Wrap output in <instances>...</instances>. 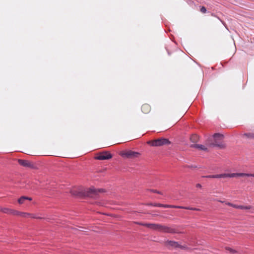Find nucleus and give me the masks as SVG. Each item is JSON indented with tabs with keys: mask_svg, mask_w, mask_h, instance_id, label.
<instances>
[{
	"mask_svg": "<svg viewBox=\"0 0 254 254\" xmlns=\"http://www.w3.org/2000/svg\"><path fill=\"white\" fill-rule=\"evenodd\" d=\"M144 226L153 230L157 231L162 233H168L171 234L176 233L177 231L171 227H169L160 224L148 223V224H143Z\"/></svg>",
	"mask_w": 254,
	"mask_h": 254,
	"instance_id": "1",
	"label": "nucleus"
},
{
	"mask_svg": "<svg viewBox=\"0 0 254 254\" xmlns=\"http://www.w3.org/2000/svg\"><path fill=\"white\" fill-rule=\"evenodd\" d=\"M213 142H210L209 140L206 141L207 145L209 146H218L221 148H224L225 145L223 144V135L220 133H215L213 136Z\"/></svg>",
	"mask_w": 254,
	"mask_h": 254,
	"instance_id": "2",
	"label": "nucleus"
},
{
	"mask_svg": "<svg viewBox=\"0 0 254 254\" xmlns=\"http://www.w3.org/2000/svg\"><path fill=\"white\" fill-rule=\"evenodd\" d=\"M104 192V190L103 189H95L93 188L87 189L86 190H84L83 193V195L86 196L92 197V198H96L100 193Z\"/></svg>",
	"mask_w": 254,
	"mask_h": 254,
	"instance_id": "3",
	"label": "nucleus"
},
{
	"mask_svg": "<svg viewBox=\"0 0 254 254\" xmlns=\"http://www.w3.org/2000/svg\"><path fill=\"white\" fill-rule=\"evenodd\" d=\"M147 143L152 146H161L170 144V141L167 138H161L148 141Z\"/></svg>",
	"mask_w": 254,
	"mask_h": 254,
	"instance_id": "4",
	"label": "nucleus"
},
{
	"mask_svg": "<svg viewBox=\"0 0 254 254\" xmlns=\"http://www.w3.org/2000/svg\"><path fill=\"white\" fill-rule=\"evenodd\" d=\"M153 206L156 207H161L164 208H180V209H185L188 210H195V211H199L200 210L198 208L190 207H184L182 206H177V205H168V204H163L161 203H154Z\"/></svg>",
	"mask_w": 254,
	"mask_h": 254,
	"instance_id": "5",
	"label": "nucleus"
},
{
	"mask_svg": "<svg viewBox=\"0 0 254 254\" xmlns=\"http://www.w3.org/2000/svg\"><path fill=\"white\" fill-rule=\"evenodd\" d=\"M120 155L124 158L127 159H134L138 157L140 154L137 152L131 150H126L122 151L120 153Z\"/></svg>",
	"mask_w": 254,
	"mask_h": 254,
	"instance_id": "6",
	"label": "nucleus"
},
{
	"mask_svg": "<svg viewBox=\"0 0 254 254\" xmlns=\"http://www.w3.org/2000/svg\"><path fill=\"white\" fill-rule=\"evenodd\" d=\"M112 155L107 151H104L98 153L95 157V159L97 160H108L112 158Z\"/></svg>",
	"mask_w": 254,
	"mask_h": 254,
	"instance_id": "7",
	"label": "nucleus"
},
{
	"mask_svg": "<svg viewBox=\"0 0 254 254\" xmlns=\"http://www.w3.org/2000/svg\"><path fill=\"white\" fill-rule=\"evenodd\" d=\"M16 216H19L23 218H36V219H42V217H37L35 214L27 212H23L17 211Z\"/></svg>",
	"mask_w": 254,
	"mask_h": 254,
	"instance_id": "8",
	"label": "nucleus"
},
{
	"mask_svg": "<svg viewBox=\"0 0 254 254\" xmlns=\"http://www.w3.org/2000/svg\"><path fill=\"white\" fill-rule=\"evenodd\" d=\"M165 245L169 249L177 248L179 247V244L178 242L169 240L165 242Z\"/></svg>",
	"mask_w": 254,
	"mask_h": 254,
	"instance_id": "9",
	"label": "nucleus"
},
{
	"mask_svg": "<svg viewBox=\"0 0 254 254\" xmlns=\"http://www.w3.org/2000/svg\"><path fill=\"white\" fill-rule=\"evenodd\" d=\"M0 211L8 214L16 215L17 210L11 209L8 208L0 207Z\"/></svg>",
	"mask_w": 254,
	"mask_h": 254,
	"instance_id": "10",
	"label": "nucleus"
},
{
	"mask_svg": "<svg viewBox=\"0 0 254 254\" xmlns=\"http://www.w3.org/2000/svg\"><path fill=\"white\" fill-rule=\"evenodd\" d=\"M18 162L20 165L26 167H31L32 166L31 162L26 160L18 159Z\"/></svg>",
	"mask_w": 254,
	"mask_h": 254,
	"instance_id": "11",
	"label": "nucleus"
},
{
	"mask_svg": "<svg viewBox=\"0 0 254 254\" xmlns=\"http://www.w3.org/2000/svg\"><path fill=\"white\" fill-rule=\"evenodd\" d=\"M141 109V111L143 113L148 114L151 111V108L150 105L148 104H144L142 105Z\"/></svg>",
	"mask_w": 254,
	"mask_h": 254,
	"instance_id": "12",
	"label": "nucleus"
},
{
	"mask_svg": "<svg viewBox=\"0 0 254 254\" xmlns=\"http://www.w3.org/2000/svg\"><path fill=\"white\" fill-rule=\"evenodd\" d=\"M206 146L204 145H201V144H195L192 145L191 146L193 147L197 148V149H198L199 150H201L206 151L207 150V146H208L209 145H207L206 144Z\"/></svg>",
	"mask_w": 254,
	"mask_h": 254,
	"instance_id": "13",
	"label": "nucleus"
},
{
	"mask_svg": "<svg viewBox=\"0 0 254 254\" xmlns=\"http://www.w3.org/2000/svg\"><path fill=\"white\" fill-rule=\"evenodd\" d=\"M32 199L31 197H27V196H22L20 197L18 199V203L19 204H21L24 203L26 200H28L31 201V200H32Z\"/></svg>",
	"mask_w": 254,
	"mask_h": 254,
	"instance_id": "14",
	"label": "nucleus"
},
{
	"mask_svg": "<svg viewBox=\"0 0 254 254\" xmlns=\"http://www.w3.org/2000/svg\"><path fill=\"white\" fill-rule=\"evenodd\" d=\"M233 177H248V173H232V175H231Z\"/></svg>",
	"mask_w": 254,
	"mask_h": 254,
	"instance_id": "15",
	"label": "nucleus"
},
{
	"mask_svg": "<svg viewBox=\"0 0 254 254\" xmlns=\"http://www.w3.org/2000/svg\"><path fill=\"white\" fill-rule=\"evenodd\" d=\"M252 208V206L251 205H248V206H244V205H237L236 208L237 209H251Z\"/></svg>",
	"mask_w": 254,
	"mask_h": 254,
	"instance_id": "16",
	"label": "nucleus"
},
{
	"mask_svg": "<svg viewBox=\"0 0 254 254\" xmlns=\"http://www.w3.org/2000/svg\"><path fill=\"white\" fill-rule=\"evenodd\" d=\"M190 139L192 142H197L198 140V136L196 134L192 135L190 137Z\"/></svg>",
	"mask_w": 254,
	"mask_h": 254,
	"instance_id": "17",
	"label": "nucleus"
},
{
	"mask_svg": "<svg viewBox=\"0 0 254 254\" xmlns=\"http://www.w3.org/2000/svg\"><path fill=\"white\" fill-rule=\"evenodd\" d=\"M243 136L249 138H254V133H245Z\"/></svg>",
	"mask_w": 254,
	"mask_h": 254,
	"instance_id": "18",
	"label": "nucleus"
},
{
	"mask_svg": "<svg viewBox=\"0 0 254 254\" xmlns=\"http://www.w3.org/2000/svg\"><path fill=\"white\" fill-rule=\"evenodd\" d=\"M231 175H232V173L231 174H226V173H224V174H221V178H233V176H232Z\"/></svg>",
	"mask_w": 254,
	"mask_h": 254,
	"instance_id": "19",
	"label": "nucleus"
},
{
	"mask_svg": "<svg viewBox=\"0 0 254 254\" xmlns=\"http://www.w3.org/2000/svg\"><path fill=\"white\" fill-rule=\"evenodd\" d=\"M225 204L228 206H231V207L236 208V206H237L236 204H233L229 202H226Z\"/></svg>",
	"mask_w": 254,
	"mask_h": 254,
	"instance_id": "20",
	"label": "nucleus"
},
{
	"mask_svg": "<svg viewBox=\"0 0 254 254\" xmlns=\"http://www.w3.org/2000/svg\"><path fill=\"white\" fill-rule=\"evenodd\" d=\"M200 10L203 13H205L207 11L206 8L204 6H201Z\"/></svg>",
	"mask_w": 254,
	"mask_h": 254,
	"instance_id": "21",
	"label": "nucleus"
},
{
	"mask_svg": "<svg viewBox=\"0 0 254 254\" xmlns=\"http://www.w3.org/2000/svg\"><path fill=\"white\" fill-rule=\"evenodd\" d=\"M226 249L227 251H229V252H230V253H232V254H233V253H236V251H235V250H233V249H232L231 248H227Z\"/></svg>",
	"mask_w": 254,
	"mask_h": 254,
	"instance_id": "22",
	"label": "nucleus"
},
{
	"mask_svg": "<svg viewBox=\"0 0 254 254\" xmlns=\"http://www.w3.org/2000/svg\"><path fill=\"white\" fill-rule=\"evenodd\" d=\"M178 248H180L182 249H188L187 247H186L185 246H181L180 245H179V247Z\"/></svg>",
	"mask_w": 254,
	"mask_h": 254,
	"instance_id": "23",
	"label": "nucleus"
},
{
	"mask_svg": "<svg viewBox=\"0 0 254 254\" xmlns=\"http://www.w3.org/2000/svg\"><path fill=\"white\" fill-rule=\"evenodd\" d=\"M214 178H221V174L214 175Z\"/></svg>",
	"mask_w": 254,
	"mask_h": 254,
	"instance_id": "24",
	"label": "nucleus"
},
{
	"mask_svg": "<svg viewBox=\"0 0 254 254\" xmlns=\"http://www.w3.org/2000/svg\"><path fill=\"white\" fill-rule=\"evenodd\" d=\"M204 177L207 178H214V175L206 176Z\"/></svg>",
	"mask_w": 254,
	"mask_h": 254,
	"instance_id": "25",
	"label": "nucleus"
},
{
	"mask_svg": "<svg viewBox=\"0 0 254 254\" xmlns=\"http://www.w3.org/2000/svg\"><path fill=\"white\" fill-rule=\"evenodd\" d=\"M151 191L155 193H157L161 194H162V193L161 192L158 191L157 190H152Z\"/></svg>",
	"mask_w": 254,
	"mask_h": 254,
	"instance_id": "26",
	"label": "nucleus"
},
{
	"mask_svg": "<svg viewBox=\"0 0 254 254\" xmlns=\"http://www.w3.org/2000/svg\"><path fill=\"white\" fill-rule=\"evenodd\" d=\"M196 187L199 188H201V185L200 184H197L196 185Z\"/></svg>",
	"mask_w": 254,
	"mask_h": 254,
	"instance_id": "27",
	"label": "nucleus"
},
{
	"mask_svg": "<svg viewBox=\"0 0 254 254\" xmlns=\"http://www.w3.org/2000/svg\"><path fill=\"white\" fill-rule=\"evenodd\" d=\"M248 177H254V174H249L248 173Z\"/></svg>",
	"mask_w": 254,
	"mask_h": 254,
	"instance_id": "28",
	"label": "nucleus"
},
{
	"mask_svg": "<svg viewBox=\"0 0 254 254\" xmlns=\"http://www.w3.org/2000/svg\"><path fill=\"white\" fill-rule=\"evenodd\" d=\"M137 224H139V225H142V226H144V225L143 224H148V223H136Z\"/></svg>",
	"mask_w": 254,
	"mask_h": 254,
	"instance_id": "29",
	"label": "nucleus"
},
{
	"mask_svg": "<svg viewBox=\"0 0 254 254\" xmlns=\"http://www.w3.org/2000/svg\"><path fill=\"white\" fill-rule=\"evenodd\" d=\"M71 193L74 194V195H78V193H73V191H71Z\"/></svg>",
	"mask_w": 254,
	"mask_h": 254,
	"instance_id": "30",
	"label": "nucleus"
},
{
	"mask_svg": "<svg viewBox=\"0 0 254 254\" xmlns=\"http://www.w3.org/2000/svg\"><path fill=\"white\" fill-rule=\"evenodd\" d=\"M153 203H149V204H147L148 205H151V206H153Z\"/></svg>",
	"mask_w": 254,
	"mask_h": 254,
	"instance_id": "31",
	"label": "nucleus"
},
{
	"mask_svg": "<svg viewBox=\"0 0 254 254\" xmlns=\"http://www.w3.org/2000/svg\"><path fill=\"white\" fill-rule=\"evenodd\" d=\"M219 202H221V203H223L224 201H223L222 200H218Z\"/></svg>",
	"mask_w": 254,
	"mask_h": 254,
	"instance_id": "32",
	"label": "nucleus"
}]
</instances>
